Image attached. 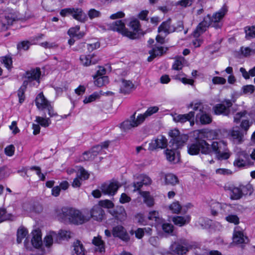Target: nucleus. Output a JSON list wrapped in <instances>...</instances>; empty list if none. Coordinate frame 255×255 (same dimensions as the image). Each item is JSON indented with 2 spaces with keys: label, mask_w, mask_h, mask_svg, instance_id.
I'll return each instance as SVG.
<instances>
[{
  "label": "nucleus",
  "mask_w": 255,
  "mask_h": 255,
  "mask_svg": "<svg viewBox=\"0 0 255 255\" xmlns=\"http://www.w3.org/2000/svg\"><path fill=\"white\" fill-rule=\"evenodd\" d=\"M188 153L192 155H197L200 152L204 154H211L213 152L219 160L228 159L231 156L227 143L224 141H213L209 144L205 140L198 139L187 146Z\"/></svg>",
  "instance_id": "nucleus-1"
},
{
  "label": "nucleus",
  "mask_w": 255,
  "mask_h": 255,
  "mask_svg": "<svg viewBox=\"0 0 255 255\" xmlns=\"http://www.w3.org/2000/svg\"><path fill=\"white\" fill-rule=\"evenodd\" d=\"M228 10L227 6L224 4L218 11L213 15L212 17L208 14L204 18L203 20L198 25L193 32L194 37L196 38L192 42L195 47H199L202 43V40L198 37L206 30L209 26L215 27L216 29L221 27L222 23L220 21L226 15Z\"/></svg>",
  "instance_id": "nucleus-2"
},
{
  "label": "nucleus",
  "mask_w": 255,
  "mask_h": 255,
  "mask_svg": "<svg viewBox=\"0 0 255 255\" xmlns=\"http://www.w3.org/2000/svg\"><path fill=\"white\" fill-rule=\"evenodd\" d=\"M129 26L133 30V32L129 31L125 27V23L122 20H118L111 23L109 25L110 29L121 33L123 36H127L130 39H134L137 38V32L139 27V22L136 19L131 21Z\"/></svg>",
  "instance_id": "nucleus-3"
},
{
  "label": "nucleus",
  "mask_w": 255,
  "mask_h": 255,
  "mask_svg": "<svg viewBox=\"0 0 255 255\" xmlns=\"http://www.w3.org/2000/svg\"><path fill=\"white\" fill-rule=\"evenodd\" d=\"M60 216L64 220H68L74 224H82L89 220L81 211L73 208L63 207Z\"/></svg>",
  "instance_id": "nucleus-4"
},
{
  "label": "nucleus",
  "mask_w": 255,
  "mask_h": 255,
  "mask_svg": "<svg viewBox=\"0 0 255 255\" xmlns=\"http://www.w3.org/2000/svg\"><path fill=\"white\" fill-rule=\"evenodd\" d=\"M198 245L195 243L190 244L188 241L184 238L178 239L172 243L170 247V250L179 255H183L188 252L190 249L197 248Z\"/></svg>",
  "instance_id": "nucleus-5"
},
{
  "label": "nucleus",
  "mask_w": 255,
  "mask_h": 255,
  "mask_svg": "<svg viewBox=\"0 0 255 255\" xmlns=\"http://www.w3.org/2000/svg\"><path fill=\"white\" fill-rule=\"evenodd\" d=\"M184 29L183 22L182 21H178L176 26L171 24V18L163 21L158 28L159 33H164L165 36L174 32H180Z\"/></svg>",
  "instance_id": "nucleus-6"
},
{
  "label": "nucleus",
  "mask_w": 255,
  "mask_h": 255,
  "mask_svg": "<svg viewBox=\"0 0 255 255\" xmlns=\"http://www.w3.org/2000/svg\"><path fill=\"white\" fill-rule=\"evenodd\" d=\"M169 135L171 137L169 141L170 146L173 149L181 148L188 139V136L187 135L181 134L178 129L171 130L169 132Z\"/></svg>",
  "instance_id": "nucleus-7"
},
{
  "label": "nucleus",
  "mask_w": 255,
  "mask_h": 255,
  "mask_svg": "<svg viewBox=\"0 0 255 255\" xmlns=\"http://www.w3.org/2000/svg\"><path fill=\"white\" fill-rule=\"evenodd\" d=\"M35 104L37 108L41 110L46 109L50 117L54 116L53 109L49 102L45 99L42 93L39 94L35 99Z\"/></svg>",
  "instance_id": "nucleus-8"
},
{
  "label": "nucleus",
  "mask_w": 255,
  "mask_h": 255,
  "mask_svg": "<svg viewBox=\"0 0 255 255\" xmlns=\"http://www.w3.org/2000/svg\"><path fill=\"white\" fill-rule=\"evenodd\" d=\"M250 114L246 110L241 111L236 113L234 116V122L236 123H239L242 119L241 123V128L245 131H247L252 124V122H250L249 120L243 119V118H247L248 116Z\"/></svg>",
  "instance_id": "nucleus-9"
},
{
  "label": "nucleus",
  "mask_w": 255,
  "mask_h": 255,
  "mask_svg": "<svg viewBox=\"0 0 255 255\" xmlns=\"http://www.w3.org/2000/svg\"><path fill=\"white\" fill-rule=\"evenodd\" d=\"M233 104L231 100H225L221 104H218L214 107V111L216 115H223L228 116L230 113V108L232 106Z\"/></svg>",
  "instance_id": "nucleus-10"
},
{
  "label": "nucleus",
  "mask_w": 255,
  "mask_h": 255,
  "mask_svg": "<svg viewBox=\"0 0 255 255\" xmlns=\"http://www.w3.org/2000/svg\"><path fill=\"white\" fill-rule=\"evenodd\" d=\"M249 164H250L249 154L245 151L239 152L234 162V165L238 167H242Z\"/></svg>",
  "instance_id": "nucleus-11"
},
{
  "label": "nucleus",
  "mask_w": 255,
  "mask_h": 255,
  "mask_svg": "<svg viewBox=\"0 0 255 255\" xmlns=\"http://www.w3.org/2000/svg\"><path fill=\"white\" fill-rule=\"evenodd\" d=\"M41 74V73L39 68L31 69L25 72L24 77L26 80L24 81H26L28 84L29 83H30L35 81L37 83V85H39Z\"/></svg>",
  "instance_id": "nucleus-12"
},
{
  "label": "nucleus",
  "mask_w": 255,
  "mask_h": 255,
  "mask_svg": "<svg viewBox=\"0 0 255 255\" xmlns=\"http://www.w3.org/2000/svg\"><path fill=\"white\" fill-rule=\"evenodd\" d=\"M135 116V113L130 116V120H126L122 123L121 124V128L126 130L136 127L141 124L142 120L143 119L139 118L138 116L136 118Z\"/></svg>",
  "instance_id": "nucleus-13"
},
{
  "label": "nucleus",
  "mask_w": 255,
  "mask_h": 255,
  "mask_svg": "<svg viewBox=\"0 0 255 255\" xmlns=\"http://www.w3.org/2000/svg\"><path fill=\"white\" fill-rule=\"evenodd\" d=\"M195 113L193 111H190L186 114H175L173 115V120L176 123L184 124L187 121L190 123L191 125L194 123Z\"/></svg>",
  "instance_id": "nucleus-14"
},
{
  "label": "nucleus",
  "mask_w": 255,
  "mask_h": 255,
  "mask_svg": "<svg viewBox=\"0 0 255 255\" xmlns=\"http://www.w3.org/2000/svg\"><path fill=\"white\" fill-rule=\"evenodd\" d=\"M120 185L118 182L105 183L101 185V189L104 194L113 196L117 192Z\"/></svg>",
  "instance_id": "nucleus-15"
},
{
  "label": "nucleus",
  "mask_w": 255,
  "mask_h": 255,
  "mask_svg": "<svg viewBox=\"0 0 255 255\" xmlns=\"http://www.w3.org/2000/svg\"><path fill=\"white\" fill-rule=\"evenodd\" d=\"M167 145V139L162 135H159L157 138L151 141L149 143L148 149L150 150H154L157 148H164Z\"/></svg>",
  "instance_id": "nucleus-16"
},
{
  "label": "nucleus",
  "mask_w": 255,
  "mask_h": 255,
  "mask_svg": "<svg viewBox=\"0 0 255 255\" xmlns=\"http://www.w3.org/2000/svg\"><path fill=\"white\" fill-rule=\"evenodd\" d=\"M15 20V17L11 13L0 16V31L6 30L9 26Z\"/></svg>",
  "instance_id": "nucleus-17"
},
{
  "label": "nucleus",
  "mask_w": 255,
  "mask_h": 255,
  "mask_svg": "<svg viewBox=\"0 0 255 255\" xmlns=\"http://www.w3.org/2000/svg\"><path fill=\"white\" fill-rule=\"evenodd\" d=\"M233 243L236 245L246 244L248 242V237L245 236L243 231L237 227L235 228L233 236Z\"/></svg>",
  "instance_id": "nucleus-18"
},
{
  "label": "nucleus",
  "mask_w": 255,
  "mask_h": 255,
  "mask_svg": "<svg viewBox=\"0 0 255 255\" xmlns=\"http://www.w3.org/2000/svg\"><path fill=\"white\" fill-rule=\"evenodd\" d=\"M167 50V48L156 44L154 45L152 49L148 52L150 56L148 57L147 61L151 62L155 57L162 56Z\"/></svg>",
  "instance_id": "nucleus-19"
},
{
  "label": "nucleus",
  "mask_w": 255,
  "mask_h": 255,
  "mask_svg": "<svg viewBox=\"0 0 255 255\" xmlns=\"http://www.w3.org/2000/svg\"><path fill=\"white\" fill-rule=\"evenodd\" d=\"M112 234L114 237H118L125 241L129 239L126 229L122 226L114 227L112 230Z\"/></svg>",
  "instance_id": "nucleus-20"
},
{
  "label": "nucleus",
  "mask_w": 255,
  "mask_h": 255,
  "mask_svg": "<svg viewBox=\"0 0 255 255\" xmlns=\"http://www.w3.org/2000/svg\"><path fill=\"white\" fill-rule=\"evenodd\" d=\"M110 213L116 219L120 221L126 219L127 214L125 208L122 206H117L115 209L110 210Z\"/></svg>",
  "instance_id": "nucleus-21"
},
{
  "label": "nucleus",
  "mask_w": 255,
  "mask_h": 255,
  "mask_svg": "<svg viewBox=\"0 0 255 255\" xmlns=\"http://www.w3.org/2000/svg\"><path fill=\"white\" fill-rule=\"evenodd\" d=\"M81 63L84 66H89L98 63L99 59L94 55H82L80 57Z\"/></svg>",
  "instance_id": "nucleus-22"
},
{
  "label": "nucleus",
  "mask_w": 255,
  "mask_h": 255,
  "mask_svg": "<svg viewBox=\"0 0 255 255\" xmlns=\"http://www.w3.org/2000/svg\"><path fill=\"white\" fill-rule=\"evenodd\" d=\"M229 138L236 144L242 143L244 141V135L243 133L239 129L232 130L229 134Z\"/></svg>",
  "instance_id": "nucleus-23"
},
{
  "label": "nucleus",
  "mask_w": 255,
  "mask_h": 255,
  "mask_svg": "<svg viewBox=\"0 0 255 255\" xmlns=\"http://www.w3.org/2000/svg\"><path fill=\"white\" fill-rule=\"evenodd\" d=\"M105 212L99 205L94 206L91 210V216L94 220L101 221L103 220Z\"/></svg>",
  "instance_id": "nucleus-24"
},
{
  "label": "nucleus",
  "mask_w": 255,
  "mask_h": 255,
  "mask_svg": "<svg viewBox=\"0 0 255 255\" xmlns=\"http://www.w3.org/2000/svg\"><path fill=\"white\" fill-rule=\"evenodd\" d=\"M92 244L95 246V251L100 253L105 252V243L100 236L94 237L92 240Z\"/></svg>",
  "instance_id": "nucleus-25"
},
{
  "label": "nucleus",
  "mask_w": 255,
  "mask_h": 255,
  "mask_svg": "<svg viewBox=\"0 0 255 255\" xmlns=\"http://www.w3.org/2000/svg\"><path fill=\"white\" fill-rule=\"evenodd\" d=\"M226 189L230 191V198L232 200H239L242 197V193L240 185L236 187L233 185L226 186Z\"/></svg>",
  "instance_id": "nucleus-26"
},
{
  "label": "nucleus",
  "mask_w": 255,
  "mask_h": 255,
  "mask_svg": "<svg viewBox=\"0 0 255 255\" xmlns=\"http://www.w3.org/2000/svg\"><path fill=\"white\" fill-rule=\"evenodd\" d=\"M160 178L165 185H175L178 182L177 177L172 173H162Z\"/></svg>",
  "instance_id": "nucleus-27"
},
{
  "label": "nucleus",
  "mask_w": 255,
  "mask_h": 255,
  "mask_svg": "<svg viewBox=\"0 0 255 255\" xmlns=\"http://www.w3.org/2000/svg\"><path fill=\"white\" fill-rule=\"evenodd\" d=\"M33 237L31 239V243L35 248H39L42 245L41 233L38 230H35L32 232Z\"/></svg>",
  "instance_id": "nucleus-28"
},
{
  "label": "nucleus",
  "mask_w": 255,
  "mask_h": 255,
  "mask_svg": "<svg viewBox=\"0 0 255 255\" xmlns=\"http://www.w3.org/2000/svg\"><path fill=\"white\" fill-rule=\"evenodd\" d=\"M196 120H199L202 125L209 124L212 120L210 115L200 110V112L196 115Z\"/></svg>",
  "instance_id": "nucleus-29"
},
{
  "label": "nucleus",
  "mask_w": 255,
  "mask_h": 255,
  "mask_svg": "<svg viewBox=\"0 0 255 255\" xmlns=\"http://www.w3.org/2000/svg\"><path fill=\"white\" fill-rule=\"evenodd\" d=\"M134 88V85L129 80H122L120 86V92L124 94L130 93Z\"/></svg>",
  "instance_id": "nucleus-30"
},
{
  "label": "nucleus",
  "mask_w": 255,
  "mask_h": 255,
  "mask_svg": "<svg viewBox=\"0 0 255 255\" xmlns=\"http://www.w3.org/2000/svg\"><path fill=\"white\" fill-rule=\"evenodd\" d=\"M190 221V217L189 216H175L172 219V221L174 224L180 227L183 226L184 225L189 223Z\"/></svg>",
  "instance_id": "nucleus-31"
},
{
  "label": "nucleus",
  "mask_w": 255,
  "mask_h": 255,
  "mask_svg": "<svg viewBox=\"0 0 255 255\" xmlns=\"http://www.w3.org/2000/svg\"><path fill=\"white\" fill-rule=\"evenodd\" d=\"M147 218L149 220L154 221L156 225L162 224L163 220L160 217L158 212L152 211L149 212Z\"/></svg>",
  "instance_id": "nucleus-32"
},
{
  "label": "nucleus",
  "mask_w": 255,
  "mask_h": 255,
  "mask_svg": "<svg viewBox=\"0 0 255 255\" xmlns=\"http://www.w3.org/2000/svg\"><path fill=\"white\" fill-rule=\"evenodd\" d=\"M73 248V255H85V250L80 241L77 240L74 243Z\"/></svg>",
  "instance_id": "nucleus-33"
},
{
  "label": "nucleus",
  "mask_w": 255,
  "mask_h": 255,
  "mask_svg": "<svg viewBox=\"0 0 255 255\" xmlns=\"http://www.w3.org/2000/svg\"><path fill=\"white\" fill-rule=\"evenodd\" d=\"M74 10H72L70 14L72 15L74 18L77 19L80 21H84L86 15L83 12L81 8H73Z\"/></svg>",
  "instance_id": "nucleus-34"
},
{
  "label": "nucleus",
  "mask_w": 255,
  "mask_h": 255,
  "mask_svg": "<svg viewBox=\"0 0 255 255\" xmlns=\"http://www.w3.org/2000/svg\"><path fill=\"white\" fill-rule=\"evenodd\" d=\"M140 195L143 198V202L148 207L153 206L154 202L153 197L150 195L149 192L142 191Z\"/></svg>",
  "instance_id": "nucleus-35"
},
{
  "label": "nucleus",
  "mask_w": 255,
  "mask_h": 255,
  "mask_svg": "<svg viewBox=\"0 0 255 255\" xmlns=\"http://www.w3.org/2000/svg\"><path fill=\"white\" fill-rule=\"evenodd\" d=\"M159 110V108L157 106L151 107L147 109L146 111L143 114H139L138 115L139 118H142V123L144 121L145 119L151 116L153 114L157 113Z\"/></svg>",
  "instance_id": "nucleus-36"
},
{
  "label": "nucleus",
  "mask_w": 255,
  "mask_h": 255,
  "mask_svg": "<svg viewBox=\"0 0 255 255\" xmlns=\"http://www.w3.org/2000/svg\"><path fill=\"white\" fill-rule=\"evenodd\" d=\"M27 86V82L23 81L22 85L17 91V96L18 97L19 103L22 104L25 100V92Z\"/></svg>",
  "instance_id": "nucleus-37"
},
{
  "label": "nucleus",
  "mask_w": 255,
  "mask_h": 255,
  "mask_svg": "<svg viewBox=\"0 0 255 255\" xmlns=\"http://www.w3.org/2000/svg\"><path fill=\"white\" fill-rule=\"evenodd\" d=\"M95 85L99 87H102L109 83L108 76H94Z\"/></svg>",
  "instance_id": "nucleus-38"
},
{
  "label": "nucleus",
  "mask_w": 255,
  "mask_h": 255,
  "mask_svg": "<svg viewBox=\"0 0 255 255\" xmlns=\"http://www.w3.org/2000/svg\"><path fill=\"white\" fill-rule=\"evenodd\" d=\"M35 122L43 127H47L51 124V120L49 118H46L44 114L43 117H36Z\"/></svg>",
  "instance_id": "nucleus-39"
},
{
  "label": "nucleus",
  "mask_w": 255,
  "mask_h": 255,
  "mask_svg": "<svg viewBox=\"0 0 255 255\" xmlns=\"http://www.w3.org/2000/svg\"><path fill=\"white\" fill-rule=\"evenodd\" d=\"M240 71L242 73L243 77L245 79H249L250 76H255V66L251 69L249 72L247 71L245 68L241 67L240 69Z\"/></svg>",
  "instance_id": "nucleus-40"
},
{
  "label": "nucleus",
  "mask_w": 255,
  "mask_h": 255,
  "mask_svg": "<svg viewBox=\"0 0 255 255\" xmlns=\"http://www.w3.org/2000/svg\"><path fill=\"white\" fill-rule=\"evenodd\" d=\"M12 215L7 213L5 209L0 208V223L5 221L12 220Z\"/></svg>",
  "instance_id": "nucleus-41"
},
{
  "label": "nucleus",
  "mask_w": 255,
  "mask_h": 255,
  "mask_svg": "<svg viewBox=\"0 0 255 255\" xmlns=\"http://www.w3.org/2000/svg\"><path fill=\"white\" fill-rule=\"evenodd\" d=\"M240 187L241 188L242 197L248 194L251 195L253 191L252 185L250 184H247L245 185H240Z\"/></svg>",
  "instance_id": "nucleus-42"
},
{
  "label": "nucleus",
  "mask_w": 255,
  "mask_h": 255,
  "mask_svg": "<svg viewBox=\"0 0 255 255\" xmlns=\"http://www.w3.org/2000/svg\"><path fill=\"white\" fill-rule=\"evenodd\" d=\"M27 234L28 231L25 228L22 227L18 229L17 232V243H21L22 240L27 236Z\"/></svg>",
  "instance_id": "nucleus-43"
},
{
  "label": "nucleus",
  "mask_w": 255,
  "mask_h": 255,
  "mask_svg": "<svg viewBox=\"0 0 255 255\" xmlns=\"http://www.w3.org/2000/svg\"><path fill=\"white\" fill-rule=\"evenodd\" d=\"M56 236V234L54 232H51L47 235L44 239V244L47 247H50L53 243V238Z\"/></svg>",
  "instance_id": "nucleus-44"
},
{
  "label": "nucleus",
  "mask_w": 255,
  "mask_h": 255,
  "mask_svg": "<svg viewBox=\"0 0 255 255\" xmlns=\"http://www.w3.org/2000/svg\"><path fill=\"white\" fill-rule=\"evenodd\" d=\"M245 32L247 38H255V25L251 26H247L245 28Z\"/></svg>",
  "instance_id": "nucleus-45"
},
{
  "label": "nucleus",
  "mask_w": 255,
  "mask_h": 255,
  "mask_svg": "<svg viewBox=\"0 0 255 255\" xmlns=\"http://www.w3.org/2000/svg\"><path fill=\"white\" fill-rule=\"evenodd\" d=\"M184 61V59L183 58H179L176 59L172 65V69L178 71L182 69Z\"/></svg>",
  "instance_id": "nucleus-46"
},
{
  "label": "nucleus",
  "mask_w": 255,
  "mask_h": 255,
  "mask_svg": "<svg viewBox=\"0 0 255 255\" xmlns=\"http://www.w3.org/2000/svg\"><path fill=\"white\" fill-rule=\"evenodd\" d=\"M176 149H173L172 148L171 149H167L165 150V154L166 156L167 159L170 161L175 162V150Z\"/></svg>",
  "instance_id": "nucleus-47"
},
{
  "label": "nucleus",
  "mask_w": 255,
  "mask_h": 255,
  "mask_svg": "<svg viewBox=\"0 0 255 255\" xmlns=\"http://www.w3.org/2000/svg\"><path fill=\"white\" fill-rule=\"evenodd\" d=\"M183 74H179L174 76V79L181 81L184 84H189L193 85L194 80L190 79H187L185 77H181Z\"/></svg>",
  "instance_id": "nucleus-48"
},
{
  "label": "nucleus",
  "mask_w": 255,
  "mask_h": 255,
  "mask_svg": "<svg viewBox=\"0 0 255 255\" xmlns=\"http://www.w3.org/2000/svg\"><path fill=\"white\" fill-rule=\"evenodd\" d=\"M169 209L175 214H178L181 209V206L178 201L173 202L169 207Z\"/></svg>",
  "instance_id": "nucleus-49"
},
{
  "label": "nucleus",
  "mask_w": 255,
  "mask_h": 255,
  "mask_svg": "<svg viewBox=\"0 0 255 255\" xmlns=\"http://www.w3.org/2000/svg\"><path fill=\"white\" fill-rule=\"evenodd\" d=\"M100 97V95L97 92H94L88 97L85 98L83 101L84 104H88L95 101Z\"/></svg>",
  "instance_id": "nucleus-50"
},
{
  "label": "nucleus",
  "mask_w": 255,
  "mask_h": 255,
  "mask_svg": "<svg viewBox=\"0 0 255 255\" xmlns=\"http://www.w3.org/2000/svg\"><path fill=\"white\" fill-rule=\"evenodd\" d=\"M226 220L228 222L233 223L235 225H238L240 222L239 218L236 215H229L226 217Z\"/></svg>",
  "instance_id": "nucleus-51"
},
{
  "label": "nucleus",
  "mask_w": 255,
  "mask_h": 255,
  "mask_svg": "<svg viewBox=\"0 0 255 255\" xmlns=\"http://www.w3.org/2000/svg\"><path fill=\"white\" fill-rule=\"evenodd\" d=\"M88 15L89 18L91 19H92L95 18L100 17L101 15V13L100 12V11L94 8H91L89 10Z\"/></svg>",
  "instance_id": "nucleus-52"
},
{
  "label": "nucleus",
  "mask_w": 255,
  "mask_h": 255,
  "mask_svg": "<svg viewBox=\"0 0 255 255\" xmlns=\"http://www.w3.org/2000/svg\"><path fill=\"white\" fill-rule=\"evenodd\" d=\"M30 45V42L28 41H23L17 44V48L18 50H27Z\"/></svg>",
  "instance_id": "nucleus-53"
},
{
  "label": "nucleus",
  "mask_w": 255,
  "mask_h": 255,
  "mask_svg": "<svg viewBox=\"0 0 255 255\" xmlns=\"http://www.w3.org/2000/svg\"><path fill=\"white\" fill-rule=\"evenodd\" d=\"M99 205L101 207H103L107 208H113L114 206V203L109 200L100 201Z\"/></svg>",
  "instance_id": "nucleus-54"
},
{
  "label": "nucleus",
  "mask_w": 255,
  "mask_h": 255,
  "mask_svg": "<svg viewBox=\"0 0 255 255\" xmlns=\"http://www.w3.org/2000/svg\"><path fill=\"white\" fill-rule=\"evenodd\" d=\"M241 51L245 56H249L252 54H255V49H252L250 47H241Z\"/></svg>",
  "instance_id": "nucleus-55"
},
{
  "label": "nucleus",
  "mask_w": 255,
  "mask_h": 255,
  "mask_svg": "<svg viewBox=\"0 0 255 255\" xmlns=\"http://www.w3.org/2000/svg\"><path fill=\"white\" fill-rule=\"evenodd\" d=\"M1 61L2 63L4 64L5 66L8 69H9L11 68L12 61L11 57L9 56L3 57L1 59Z\"/></svg>",
  "instance_id": "nucleus-56"
},
{
  "label": "nucleus",
  "mask_w": 255,
  "mask_h": 255,
  "mask_svg": "<svg viewBox=\"0 0 255 255\" xmlns=\"http://www.w3.org/2000/svg\"><path fill=\"white\" fill-rule=\"evenodd\" d=\"M31 170H35L36 174L38 176L40 179L42 181H44L45 179V176L44 174L41 172V169L38 166H33L30 168Z\"/></svg>",
  "instance_id": "nucleus-57"
},
{
  "label": "nucleus",
  "mask_w": 255,
  "mask_h": 255,
  "mask_svg": "<svg viewBox=\"0 0 255 255\" xmlns=\"http://www.w3.org/2000/svg\"><path fill=\"white\" fill-rule=\"evenodd\" d=\"M162 230L165 233L171 234L173 231V226L169 223H162Z\"/></svg>",
  "instance_id": "nucleus-58"
},
{
  "label": "nucleus",
  "mask_w": 255,
  "mask_h": 255,
  "mask_svg": "<svg viewBox=\"0 0 255 255\" xmlns=\"http://www.w3.org/2000/svg\"><path fill=\"white\" fill-rule=\"evenodd\" d=\"M95 157L90 151L85 152L81 157V160H92Z\"/></svg>",
  "instance_id": "nucleus-59"
},
{
  "label": "nucleus",
  "mask_w": 255,
  "mask_h": 255,
  "mask_svg": "<svg viewBox=\"0 0 255 255\" xmlns=\"http://www.w3.org/2000/svg\"><path fill=\"white\" fill-rule=\"evenodd\" d=\"M14 151L15 147L12 144L7 146L4 149L5 154L8 156H12L14 154Z\"/></svg>",
  "instance_id": "nucleus-60"
},
{
  "label": "nucleus",
  "mask_w": 255,
  "mask_h": 255,
  "mask_svg": "<svg viewBox=\"0 0 255 255\" xmlns=\"http://www.w3.org/2000/svg\"><path fill=\"white\" fill-rule=\"evenodd\" d=\"M80 26H76L75 27L70 28L68 31V34L71 37H75L77 33L79 31Z\"/></svg>",
  "instance_id": "nucleus-61"
},
{
  "label": "nucleus",
  "mask_w": 255,
  "mask_h": 255,
  "mask_svg": "<svg viewBox=\"0 0 255 255\" xmlns=\"http://www.w3.org/2000/svg\"><path fill=\"white\" fill-rule=\"evenodd\" d=\"M59 236L61 239H67L71 238V232L65 230H61L59 232Z\"/></svg>",
  "instance_id": "nucleus-62"
},
{
  "label": "nucleus",
  "mask_w": 255,
  "mask_h": 255,
  "mask_svg": "<svg viewBox=\"0 0 255 255\" xmlns=\"http://www.w3.org/2000/svg\"><path fill=\"white\" fill-rule=\"evenodd\" d=\"M212 82L214 84L223 85L226 83V80L224 78L216 76L213 77Z\"/></svg>",
  "instance_id": "nucleus-63"
},
{
  "label": "nucleus",
  "mask_w": 255,
  "mask_h": 255,
  "mask_svg": "<svg viewBox=\"0 0 255 255\" xmlns=\"http://www.w3.org/2000/svg\"><path fill=\"white\" fill-rule=\"evenodd\" d=\"M140 179L143 185H150L152 182L151 178L146 175H141Z\"/></svg>",
  "instance_id": "nucleus-64"
}]
</instances>
